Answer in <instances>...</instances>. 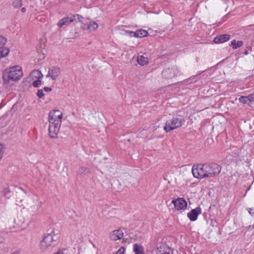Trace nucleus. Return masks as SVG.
I'll return each mask as SVG.
<instances>
[{"mask_svg":"<svg viewBox=\"0 0 254 254\" xmlns=\"http://www.w3.org/2000/svg\"><path fill=\"white\" fill-rule=\"evenodd\" d=\"M23 75L21 67L19 66H14L9 68H6L3 73V79L5 83L10 81H16L19 80Z\"/></svg>","mask_w":254,"mask_h":254,"instance_id":"f257e3e1","label":"nucleus"},{"mask_svg":"<svg viewBox=\"0 0 254 254\" xmlns=\"http://www.w3.org/2000/svg\"><path fill=\"white\" fill-rule=\"evenodd\" d=\"M58 237L52 233L44 235L40 243V249L43 252L50 250L56 245Z\"/></svg>","mask_w":254,"mask_h":254,"instance_id":"f03ea898","label":"nucleus"},{"mask_svg":"<svg viewBox=\"0 0 254 254\" xmlns=\"http://www.w3.org/2000/svg\"><path fill=\"white\" fill-rule=\"evenodd\" d=\"M184 123V120L182 118H173L172 120L166 122L164 129L166 132H169L181 127Z\"/></svg>","mask_w":254,"mask_h":254,"instance_id":"7ed1b4c3","label":"nucleus"},{"mask_svg":"<svg viewBox=\"0 0 254 254\" xmlns=\"http://www.w3.org/2000/svg\"><path fill=\"white\" fill-rule=\"evenodd\" d=\"M205 168H206V164L193 165L191 171L194 177L199 179L207 177Z\"/></svg>","mask_w":254,"mask_h":254,"instance_id":"20e7f679","label":"nucleus"},{"mask_svg":"<svg viewBox=\"0 0 254 254\" xmlns=\"http://www.w3.org/2000/svg\"><path fill=\"white\" fill-rule=\"evenodd\" d=\"M207 171L206 176L208 178L214 177L219 174L221 170L220 165L216 163L206 164Z\"/></svg>","mask_w":254,"mask_h":254,"instance_id":"39448f33","label":"nucleus"},{"mask_svg":"<svg viewBox=\"0 0 254 254\" xmlns=\"http://www.w3.org/2000/svg\"><path fill=\"white\" fill-rule=\"evenodd\" d=\"M83 17L78 14L69 15L67 17H64L61 19L58 23V26L61 28L64 25H67L73 21L81 22Z\"/></svg>","mask_w":254,"mask_h":254,"instance_id":"423d86ee","label":"nucleus"},{"mask_svg":"<svg viewBox=\"0 0 254 254\" xmlns=\"http://www.w3.org/2000/svg\"><path fill=\"white\" fill-rule=\"evenodd\" d=\"M49 122V136L51 138L57 137L58 133L60 131V128L61 126L62 123L57 122L56 123L50 121Z\"/></svg>","mask_w":254,"mask_h":254,"instance_id":"0eeeda50","label":"nucleus"},{"mask_svg":"<svg viewBox=\"0 0 254 254\" xmlns=\"http://www.w3.org/2000/svg\"><path fill=\"white\" fill-rule=\"evenodd\" d=\"M63 118V113L59 110H54L51 111L49 114L48 121L62 123L61 119Z\"/></svg>","mask_w":254,"mask_h":254,"instance_id":"6e6552de","label":"nucleus"},{"mask_svg":"<svg viewBox=\"0 0 254 254\" xmlns=\"http://www.w3.org/2000/svg\"><path fill=\"white\" fill-rule=\"evenodd\" d=\"M172 203L177 210H185L187 207V202L183 198H178L174 199Z\"/></svg>","mask_w":254,"mask_h":254,"instance_id":"1a4fd4ad","label":"nucleus"},{"mask_svg":"<svg viewBox=\"0 0 254 254\" xmlns=\"http://www.w3.org/2000/svg\"><path fill=\"white\" fill-rule=\"evenodd\" d=\"M178 72V69L176 67L166 68L162 71V75L166 78H172L174 77Z\"/></svg>","mask_w":254,"mask_h":254,"instance_id":"9d476101","label":"nucleus"},{"mask_svg":"<svg viewBox=\"0 0 254 254\" xmlns=\"http://www.w3.org/2000/svg\"><path fill=\"white\" fill-rule=\"evenodd\" d=\"M98 27V24L94 21H89L86 23H82L81 28L84 30L92 32L95 30Z\"/></svg>","mask_w":254,"mask_h":254,"instance_id":"9b49d317","label":"nucleus"},{"mask_svg":"<svg viewBox=\"0 0 254 254\" xmlns=\"http://www.w3.org/2000/svg\"><path fill=\"white\" fill-rule=\"evenodd\" d=\"M201 208L199 207H197L193 209H192L190 212L188 213L187 216L190 221H194L197 219L198 215L201 214Z\"/></svg>","mask_w":254,"mask_h":254,"instance_id":"f8f14e48","label":"nucleus"},{"mask_svg":"<svg viewBox=\"0 0 254 254\" xmlns=\"http://www.w3.org/2000/svg\"><path fill=\"white\" fill-rule=\"evenodd\" d=\"M61 70L58 67H53L50 69L47 77H51L53 80H56L60 75Z\"/></svg>","mask_w":254,"mask_h":254,"instance_id":"ddd939ff","label":"nucleus"},{"mask_svg":"<svg viewBox=\"0 0 254 254\" xmlns=\"http://www.w3.org/2000/svg\"><path fill=\"white\" fill-rule=\"evenodd\" d=\"M129 33L130 36H133L137 38H142L143 37H145L148 35V32L144 29H139L135 32L133 31H128L127 32Z\"/></svg>","mask_w":254,"mask_h":254,"instance_id":"4468645a","label":"nucleus"},{"mask_svg":"<svg viewBox=\"0 0 254 254\" xmlns=\"http://www.w3.org/2000/svg\"><path fill=\"white\" fill-rule=\"evenodd\" d=\"M123 236L124 233L121 230H114L110 234L111 240L115 241L121 239Z\"/></svg>","mask_w":254,"mask_h":254,"instance_id":"2eb2a0df","label":"nucleus"},{"mask_svg":"<svg viewBox=\"0 0 254 254\" xmlns=\"http://www.w3.org/2000/svg\"><path fill=\"white\" fill-rule=\"evenodd\" d=\"M230 38L229 34L220 35L216 36L213 41L215 43H222L228 41Z\"/></svg>","mask_w":254,"mask_h":254,"instance_id":"dca6fc26","label":"nucleus"},{"mask_svg":"<svg viewBox=\"0 0 254 254\" xmlns=\"http://www.w3.org/2000/svg\"><path fill=\"white\" fill-rule=\"evenodd\" d=\"M30 77L33 80L40 79L43 77V74L39 70H34L30 74Z\"/></svg>","mask_w":254,"mask_h":254,"instance_id":"f3484780","label":"nucleus"},{"mask_svg":"<svg viewBox=\"0 0 254 254\" xmlns=\"http://www.w3.org/2000/svg\"><path fill=\"white\" fill-rule=\"evenodd\" d=\"M133 251L135 254H144L143 247L137 244H134L133 245Z\"/></svg>","mask_w":254,"mask_h":254,"instance_id":"a211bd4d","label":"nucleus"},{"mask_svg":"<svg viewBox=\"0 0 254 254\" xmlns=\"http://www.w3.org/2000/svg\"><path fill=\"white\" fill-rule=\"evenodd\" d=\"M137 62L141 66L145 65L148 63V59L147 58L143 56H138L137 59Z\"/></svg>","mask_w":254,"mask_h":254,"instance_id":"6ab92c4d","label":"nucleus"},{"mask_svg":"<svg viewBox=\"0 0 254 254\" xmlns=\"http://www.w3.org/2000/svg\"><path fill=\"white\" fill-rule=\"evenodd\" d=\"M239 101H240V102L244 104H247L249 106L252 104L251 101H250V99L249 95L247 96H241L239 98Z\"/></svg>","mask_w":254,"mask_h":254,"instance_id":"aec40b11","label":"nucleus"},{"mask_svg":"<svg viewBox=\"0 0 254 254\" xmlns=\"http://www.w3.org/2000/svg\"><path fill=\"white\" fill-rule=\"evenodd\" d=\"M243 42L242 41H236L234 40L231 41V45L232 46L233 49H237L239 47H241L243 45Z\"/></svg>","mask_w":254,"mask_h":254,"instance_id":"412c9836","label":"nucleus"},{"mask_svg":"<svg viewBox=\"0 0 254 254\" xmlns=\"http://www.w3.org/2000/svg\"><path fill=\"white\" fill-rule=\"evenodd\" d=\"M9 52V50L7 48L3 46L0 47V58L6 56Z\"/></svg>","mask_w":254,"mask_h":254,"instance_id":"4be33fe9","label":"nucleus"},{"mask_svg":"<svg viewBox=\"0 0 254 254\" xmlns=\"http://www.w3.org/2000/svg\"><path fill=\"white\" fill-rule=\"evenodd\" d=\"M12 5L14 8H19L22 5V0H13Z\"/></svg>","mask_w":254,"mask_h":254,"instance_id":"5701e85b","label":"nucleus"},{"mask_svg":"<svg viewBox=\"0 0 254 254\" xmlns=\"http://www.w3.org/2000/svg\"><path fill=\"white\" fill-rule=\"evenodd\" d=\"M42 84V82L40 79H37L32 83V85L34 87H38Z\"/></svg>","mask_w":254,"mask_h":254,"instance_id":"b1692460","label":"nucleus"},{"mask_svg":"<svg viewBox=\"0 0 254 254\" xmlns=\"http://www.w3.org/2000/svg\"><path fill=\"white\" fill-rule=\"evenodd\" d=\"M6 43V39L5 37L0 36V47L3 46Z\"/></svg>","mask_w":254,"mask_h":254,"instance_id":"393cba45","label":"nucleus"},{"mask_svg":"<svg viewBox=\"0 0 254 254\" xmlns=\"http://www.w3.org/2000/svg\"><path fill=\"white\" fill-rule=\"evenodd\" d=\"M88 169L87 168L84 167H81L79 169L78 173L80 174H85L87 172Z\"/></svg>","mask_w":254,"mask_h":254,"instance_id":"a878e982","label":"nucleus"},{"mask_svg":"<svg viewBox=\"0 0 254 254\" xmlns=\"http://www.w3.org/2000/svg\"><path fill=\"white\" fill-rule=\"evenodd\" d=\"M44 94L43 93V89H40L38 90L37 93V96L40 98H41L44 96Z\"/></svg>","mask_w":254,"mask_h":254,"instance_id":"bb28decb","label":"nucleus"},{"mask_svg":"<svg viewBox=\"0 0 254 254\" xmlns=\"http://www.w3.org/2000/svg\"><path fill=\"white\" fill-rule=\"evenodd\" d=\"M2 193L4 196H7L10 193V190L9 188H7L3 190Z\"/></svg>","mask_w":254,"mask_h":254,"instance_id":"cd10ccee","label":"nucleus"},{"mask_svg":"<svg viewBox=\"0 0 254 254\" xmlns=\"http://www.w3.org/2000/svg\"><path fill=\"white\" fill-rule=\"evenodd\" d=\"M125 249L124 247H121L116 253V254H124Z\"/></svg>","mask_w":254,"mask_h":254,"instance_id":"c85d7f7f","label":"nucleus"},{"mask_svg":"<svg viewBox=\"0 0 254 254\" xmlns=\"http://www.w3.org/2000/svg\"><path fill=\"white\" fill-rule=\"evenodd\" d=\"M249 96L252 104L254 103V91L252 94H249Z\"/></svg>","mask_w":254,"mask_h":254,"instance_id":"c756f323","label":"nucleus"},{"mask_svg":"<svg viewBox=\"0 0 254 254\" xmlns=\"http://www.w3.org/2000/svg\"><path fill=\"white\" fill-rule=\"evenodd\" d=\"M19 195H20V197L17 198L16 201L21 202H22V201L23 200V196H21V195L20 194H19Z\"/></svg>","mask_w":254,"mask_h":254,"instance_id":"7c9ffc66","label":"nucleus"},{"mask_svg":"<svg viewBox=\"0 0 254 254\" xmlns=\"http://www.w3.org/2000/svg\"><path fill=\"white\" fill-rule=\"evenodd\" d=\"M43 89L46 92H50L51 91H52V88L50 87H45L43 88Z\"/></svg>","mask_w":254,"mask_h":254,"instance_id":"2f4dec72","label":"nucleus"},{"mask_svg":"<svg viewBox=\"0 0 254 254\" xmlns=\"http://www.w3.org/2000/svg\"><path fill=\"white\" fill-rule=\"evenodd\" d=\"M157 254H170L169 253L167 252H163L161 253V251L157 252Z\"/></svg>","mask_w":254,"mask_h":254,"instance_id":"473e14b6","label":"nucleus"},{"mask_svg":"<svg viewBox=\"0 0 254 254\" xmlns=\"http://www.w3.org/2000/svg\"><path fill=\"white\" fill-rule=\"evenodd\" d=\"M18 190H20V191H23V192L24 193H26V191H25V190H24L23 189H22L21 188H18Z\"/></svg>","mask_w":254,"mask_h":254,"instance_id":"72a5a7b5","label":"nucleus"},{"mask_svg":"<svg viewBox=\"0 0 254 254\" xmlns=\"http://www.w3.org/2000/svg\"><path fill=\"white\" fill-rule=\"evenodd\" d=\"M55 254H64V253L62 251H60Z\"/></svg>","mask_w":254,"mask_h":254,"instance_id":"f704fd0d","label":"nucleus"},{"mask_svg":"<svg viewBox=\"0 0 254 254\" xmlns=\"http://www.w3.org/2000/svg\"><path fill=\"white\" fill-rule=\"evenodd\" d=\"M21 11L22 12H26V8L25 7H23L22 9H21Z\"/></svg>","mask_w":254,"mask_h":254,"instance_id":"c9c22d12","label":"nucleus"},{"mask_svg":"<svg viewBox=\"0 0 254 254\" xmlns=\"http://www.w3.org/2000/svg\"><path fill=\"white\" fill-rule=\"evenodd\" d=\"M11 254H19V252L18 251H15Z\"/></svg>","mask_w":254,"mask_h":254,"instance_id":"e433bc0d","label":"nucleus"},{"mask_svg":"<svg viewBox=\"0 0 254 254\" xmlns=\"http://www.w3.org/2000/svg\"><path fill=\"white\" fill-rule=\"evenodd\" d=\"M244 54L245 55H248L249 53H248V51L246 50Z\"/></svg>","mask_w":254,"mask_h":254,"instance_id":"4c0bfd02","label":"nucleus"},{"mask_svg":"<svg viewBox=\"0 0 254 254\" xmlns=\"http://www.w3.org/2000/svg\"><path fill=\"white\" fill-rule=\"evenodd\" d=\"M6 197H7L8 198H9V197H10V195H9V196H8V195H7Z\"/></svg>","mask_w":254,"mask_h":254,"instance_id":"58836bf2","label":"nucleus"}]
</instances>
